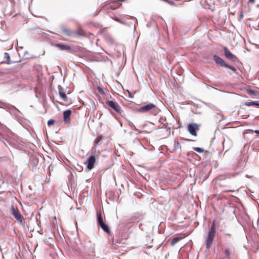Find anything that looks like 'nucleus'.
<instances>
[{
    "instance_id": "1",
    "label": "nucleus",
    "mask_w": 259,
    "mask_h": 259,
    "mask_svg": "<svg viewBox=\"0 0 259 259\" xmlns=\"http://www.w3.org/2000/svg\"><path fill=\"white\" fill-rule=\"evenodd\" d=\"M213 60L218 65L229 68L234 72L236 70L235 67L228 65L222 58L217 55L213 56Z\"/></svg>"
},
{
    "instance_id": "2",
    "label": "nucleus",
    "mask_w": 259,
    "mask_h": 259,
    "mask_svg": "<svg viewBox=\"0 0 259 259\" xmlns=\"http://www.w3.org/2000/svg\"><path fill=\"white\" fill-rule=\"evenodd\" d=\"M11 213L18 222L20 223H22L23 217L17 207H15L14 206H12L11 208Z\"/></svg>"
},
{
    "instance_id": "3",
    "label": "nucleus",
    "mask_w": 259,
    "mask_h": 259,
    "mask_svg": "<svg viewBox=\"0 0 259 259\" xmlns=\"http://www.w3.org/2000/svg\"><path fill=\"white\" fill-rule=\"evenodd\" d=\"M199 125L196 123H190L187 126L189 132L193 136H197V131L199 130Z\"/></svg>"
},
{
    "instance_id": "4",
    "label": "nucleus",
    "mask_w": 259,
    "mask_h": 259,
    "mask_svg": "<svg viewBox=\"0 0 259 259\" xmlns=\"http://www.w3.org/2000/svg\"><path fill=\"white\" fill-rule=\"evenodd\" d=\"M106 104L109 107L114 109L117 113L119 114H121L122 113L123 111L117 103L113 101H108L107 102Z\"/></svg>"
},
{
    "instance_id": "5",
    "label": "nucleus",
    "mask_w": 259,
    "mask_h": 259,
    "mask_svg": "<svg viewBox=\"0 0 259 259\" xmlns=\"http://www.w3.org/2000/svg\"><path fill=\"white\" fill-rule=\"evenodd\" d=\"M215 231L210 230L208 232V237L206 240V248L209 249L213 242L214 237Z\"/></svg>"
},
{
    "instance_id": "6",
    "label": "nucleus",
    "mask_w": 259,
    "mask_h": 259,
    "mask_svg": "<svg viewBox=\"0 0 259 259\" xmlns=\"http://www.w3.org/2000/svg\"><path fill=\"white\" fill-rule=\"evenodd\" d=\"M63 32L66 35L71 37H77L81 35L80 32L72 30L65 29L63 30Z\"/></svg>"
},
{
    "instance_id": "7",
    "label": "nucleus",
    "mask_w": 259,
    "mask_h": 259,
    "mask_svg": "<svg viewBox=\"0 0 259 259\" xmlns=\"http://www.w3.org/2000/svg\"><path fill=\"white\" fill-rule=\"evenodd\" d=\"M224 54L226 58H227L228 59H230L233 61H235L237 59V58L236 56H235L234 55H233L230 51L227 48H224Z\"/></svg>"
},
{
    "instance_id": "8",
    "label": "nucleus",
    "mask_w": 259,
    "mask_h": 259,
    "mask_svg": "<svg viewBox=\"0 0 259 259\" xmlns=\"http://www.w3.org/2000/svg\"><path fill=\"white\" fill-rule=\"evenodd\" d=\"M95 157L94 156H91L87 160V168L89 170L92 169L94 167L95 163Z\"/></svg>"
},
{
    "instance_id": "9",
    "label": "nucleus",
    "mask_w": 259,
    "mask_h": 259,
    "mask_svg": "<svg viewBox=\"0 0 259 259\" xmlns=\"http://www.w3.org/2000/svg\"><path fill=\"white\" fill-rule=\"evenodd\" d=\"M155 107V105L152 103H149L146 105L142 106L140 111L141 112H148Z\"/></svg>"
},
{
    "instance_id": "10",
    "label": "nucleus",
    "mask_w": 259,
    "mask_h": 259,
    "mask_svg": "<svg viewBox=\"0 0 259 259\" xmlns=\"http://www.w3.org/2000/svg\"><path fill=\"white\" fill-rule=\"evenodd\" d=\"M71 113V111L70 110H66L63 113V118L64 121L65 122H67L70 120V116Z\"/></svg>"
},
{
    "instance_id": "11",
    "label": "nucleus",
    "mask_w": 259,
    "mask_h": 259,
    "mask_svg": "<svg viewBox=\"0 0 259 259\" xmlns=\"http://www.w3.org/2000/svg\"><path fill=\"white\" fill-rule=\"evenodd\" d=\"M58 90H59V95H60L61 98L63 101H66L67 99V96H66L65 92H64L63 88H62V87L61 85L58 86Z\"/></svg>"
},
{
    "instance_id": "12",
    "label": "nucleus",
    "mask_w": 259,
    "mask_h": 259,
    "mask_svg": "<svg viewBox=\"0 0 259 259\" xmlns=\"http://www.w3.org/2000/svg\"><path fill=\"white\" fill-rule=\"evenodd\" d=\"M56 47L61 50H69L71 49L70 46L63 44H57Z\"/></svg>"
},
{
    "instance_id": "13",
    "label": "nucleus",
    "mask_w": 259,
    "mask_h": 259,
    "mask_svg": "<svg viewBox=\"0 0 259 259\" xmlns=\"http://www.w3.org/2000/svg\"><path fill=\"white\" fill-rule=\"evenodd\" d=\"M99 225L105 232H107V233H110L109 228L107 225L103 223Z\"/></svg>"
},
{
    "instance_id": "14",
    "label": "nucleus",
    "mask_w": 259,
    "mask_h": 259,
    "mask_svg": "<svg viewBox=\"0 0 259 259\" xmlns=\"http://www.w3.org/2000/svg\"><path fill=\"white\" fill-rule=\"evenodd\" d=\"M246 106H259V102L258 101H251V102H247L245 103Z\"/></svg>"
},
{
    "instance_id": "15",
    "label": "nucleus",
    "mask_w": 259,
    "mask_h": 259,
    "mask_svg": "<svg viewBox=\"0 0 259 259\" xmlns=\"http://www.w3.org/2000/svg\"><path fill=\"white\" fill-rule=\"evenodd\" d=\"M97 220L99 225L104 223L103 221L102 215L100 213H97Z\"/></svg>"
},
{
    "instance_id": "16",
    "label": "nucleus",
    "mask_w": 259,
    "mask_h": 259,
    "mask_svg": "<svg viewBox=\"0 0 259 259\" xmlns=\"http://www.w3.org/2000/svg\"><path fill=\"white\" fill-rule=\"evenodd\" d=\"M181 238L180 237H175L173 238V239L171 241V245H174L176 243H177L178 241H179Z\"/></svg>"
},
{
    "instance_id": "17",
    "label": "nucleus",
    "mask_w": 259,
    "mask_h": 259,
    "mask_svg": "<svg viewBox=\"0 0 259 259\" xmlns=\"http://www.w3.org/2000/svg\"><path fill=\"white\" fill-rule=\"evenodd\" d=\"M225 254L226 256V257L229 259L230 258V254H231V251H230V250L228 248H226L225 249Z\"/></svg>"
},
{
    "instance_id": "18",
    "label": "nucleus",
    "mask_w": 259,
    "mask_h": 259,
    "mask_svg": "<svg viewBox=\"0 0 259 259\" xmlns=\"http://www.w3.org/2000/svg\"><path fill=\"white\" fill-rule=\"evenodd\" d=\"M181 148L180 144L179 142L175 143L174 144V150H177L179 148Z\"/></svg>"
},
{
    "instance_id": "19",
    "label": "nucleus",
    "mask_w": 259,
    "mask_h": 259,
    "mask_svg": "<svg viewBox=\"0 0 259 259\" xmlns=\"http://www.w3.org/2000/svg\"><path fill=\"white\" fill-rule=\"evenodd\" d=\"M194 150L198 152H202L204 151V150L203 149L199 147L195 148Z\"/></svg>"
},
{
    "instance_id": "20",
    "label": "nucleus",
    "mask_w": 259,
    "mask_h": 259,
    "mask_svg": "<svg viewBox=\"0 0 259 259\" xmlns=\"http://www.w3.org/2000/svg\"><path fill=\"white\" fill-rule=\"evenodd\" d=\"M55 122V120L53 119H50L48 121V125L49 126L53 125Z\"/></svg>"
},
{
    "instance_id": "21",
    "label": "nucleus",
    "mask_w": 259,
    "mask_h": 259,
    "mask_svg": "<svg viewBox=\"0 0 259 259\" xmlns=\"http://www.w3.org/2000/svg\"><path fill=\"white\" fill-rule=\"evenodd\" d=\"M210 230L215 231V225L214 222H213V223L211 226Z\"/></svg>"
},
{
    "instance_id": "22",
    "label": "nucleus",
    "mask_w": 259,
    "mask_h": 259,
    "mask_svg": "<svg viewBox=\"0 0 259 259\" xmlns=\"http://www.w3.org/2000/svg\"><path fill=\"white\" fill-rule=\"evenodd\" d=\"M102 140L101 137H99L98 138H97L95 140V143L96 144H98L99 142H100Z\"/></svg>"
},
{
    "instance_id": "23",
    "label": "nucleus",
    "mask_w": 259,
    "mask_h": 259,
    "mask_svg": "<svg viewBox=\"0 0 259 259\" xmlns=\"http://www.w3.org/2000/svg\"><path fill=\"white\" fill-rule=\"evenodd\" d=\"M129 125L131 127L133 128V129H134L135 130H137L136 127L135 126V125L132 122H129Z\"/></svg>"
},
{
    "instance_id": "24",
    "label": "nucleus",
    "mask_w": 259,
    "mask_h": 259,
    "mask_svg": "<svg viewBox=\"0 0 259 259\" xmlns=\"http://www.w3.org/2000/svg\"><path fill=\"white\" fill-rule=\"evenodd\" d=\"M98 90H99V92H100L101 94H104V91H103V89H102L101 88H100V87H98Z\"/></svg>"
},
{
    "instance_id": "25",
    "label": "nucleus",
    "mask_w": 259,
    "mask_h": 259,
    "mask_svg": "<svg viewBox=\"0 0 259 259\" xmlns=\"http://www.w3.org/2000/svg\"><path fill=\"white\" fill-rule=\"evenodd\" d=\"M5 55L6 57L8 58V59H10V57H9V56L8 53H5Z\"/></svg>"
},
{
    "instance_id": "26",
    "label": "nucleus",
    "mask_w": 259,
    "mask_h": 259,
    "mask_svg": "<svg viewBox=\"0 0 259 259\" xmlns=\"http://www.w3.org/2000/svg\"><path fill=\"white\" fill-rule=\"evenodd\" d=\"M255 2V0H249V2L252 3V4H253Z\"/></svg>"
},
{
    "instance_id": "27",
    "label": "nucleus",
    "mask_w": 259,
    "mask_h": 259,
    "mask_svg": "<svg viewBox=\"0 0 259 259\" xmlns=\"http://www.w3.org/2000/svg\"><path fill=\"white\" fill-rule=\"evenodd\" d=\"M115 20H116V21H117V22H120V23H122V22H121V21H120L119 19H117V18H116V19H115Z\"/></svg>"
},
{
    "instance_id": "28",
    "label": "nucleus",
    "mask_w": 259,
    "mask_h": 259,
    "mask_svg": "<svg viewBox=\"0 0 259 259\" xmlns=\"http://www.w3.org/2000/svg\"><path fill=\"white\" fill-rule=\"evenodd\" d=\"M249 92H250V93H252V94H253V93H254V91H252V90H250V91H249Z\"/></svg>"
},
{
    "instance_id": "29",
    "label": "nucleus",
    "mask_w": 259,
    "mask_h": 259,
    "mask_svg": "<svg viewBox=\"0 0 259 259\" xmlns=\"http://www.w3.org/2000/svg\"><path fill=\"white\" fill-rule=\"evenodd\" d=\"M255 133H256V134H259V131H255Z\"/></svg>"
},
{
    "instance_id": "30",
    "label": "nucleus",
    "mask_w": 259,
    "mask_h": 259,
    "mask_svg": "<svg viewBox=\"0 0 259 259\" xmlns=\"http://www.w3.org/2000/svg\"><path fill=\"white\" fill-rule=\"evenodd\" d=\"M96 146H95L93 147V150L94 149H96Z\"/></svg>"
},
{
    "instance_id": "31",
    "label": "nucleus",
    "mask_w": 259,
    "mask_h": 259,
    "mask_svg": "<svg viewBox=\"0 0 259 259\" xmlns=\"http://www.w3.org/2000/svg\"><path fill=\"white\" fill-rule=\"evenodd\" d=\"M226 236H230V235L229 234H226Z\"/></svg>"
},
{
    "instance_id": "32",
    "label": "nucleus",
    "mask_w": 259,
    "mask_h": 259,
    "mask_svg": "<svg viewBox=\"0 0 259 259\" xmlns=\"http://www.w3.org/2000/svg\"><path fill=\"white\" fill-rule=\"evenodd\" d=\"M240 17H243L242 14H241V15H240Z\"/></svg>"
}]
</instances>
